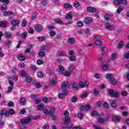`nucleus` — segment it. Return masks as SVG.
<instances>
[{"mask_svg":"<svg viewBox=\"0 0 129 129\" xmlns=\"http://www.w3.org/2000/svg\"><path fill=\"white\" fill-rule=\"evenodd\" d=\"M105 119H106L107 120V119H108V118H105L104 119L102 117H99L97 119L98 122H99V123H104V121H105Z\"/></svg>","mask_w":129,"mask_h":129,"instance_id":"17","label":"nucleus"},{"mask_svg":"<svg viewBox=\"0 0 129 129\" xmlns=\"http://www.w3.org/2000/svg\"><path fill=\"white\" fill-rule=\"evenodd\" d=\"M91 108V107L90 106V104H87L85 106V110H90Z\"/></svg>","mask_w":129,"mask_h":129,"instance_id":"49","label":"nucleus"},{"mask_svg":"<svg viewBox=\"0 0 129 129\" xmlns=\"http://www.w3.org/2000/svg\"><path fill=\"white\" fill-rule=\"evenodd\" d=\"M62 74L64 76L69 77L71 75V73H70V72L65 71Z\"/></svg>","mask_w":129,"mask_h":129,"instance_id":"45","label":"nucleus"},{"mask_svg":"<svg viewBox=\"0 0 129 129\" xmlns=\"http://www.w3.org/2000/svg\"><path fill=\"white\" fill-rule=\"evenodd\" d=\"M64 71H65V68H64V67H63L62 66H59L58 73L63 74L64 73Z\"/></svg>","mask_w":129,"mask_h":129,"instance_id":"12","label":"nucleus"},{"mask_svg":"<svg viewBox=\"0 0 129 129\" xmlns=\"http://www.w3.org/2000/svg\"><path fill=\"white\" fill-rule=\"evenodd\" d=\"M49 114L53 115L55 113V108L54 107L51 108L49 110Z\"/></svg>","mask_w":129,"mask_h":129,"instance_id":"32","label":"nucleus"},{"mask_svg":"<svg viewBox=\"0 0 129 129\" xmlns=\"http://www.w3.org/2000/svg\"><path fill=\"white\" fill-rule=\"evenodd\" d=\"M70 87V84L68 82H64L61 84L62 91H63L64 93H68L67 89H69Z\"/></svg>","mask_w":129,"mask_h":129,"instance_id":"1","label":"nucleus"},{"mask_svg":"<svg viewBox=\"0 0 129 129\" xmlns=\"http://www.w3.org/2000/svg\"><path fill=\"white\" fill-rule=\"evenodd\" d=\"M15 113V111L13 109H11L9 111H8V116L10 115H13Z\"/></svg>","mask_w":129,"mask_h":129,"instance_id":"48","label":"nucleus"},{"mask_svg":"<svg viewBox=\"0 0 129 129\" xmlns=\"http://www.w3.org/2000/svg\"><path fill=\"white\" fill-rule=\"evenodd\" d=\"M20 102L22 105H26V98H22L20 100Z\"/></svg>","mask_w":129,"mask_h":129,"instance_id":"29","label":"nucleus"},{"mask_svg":"<svg viewBox=\"0 0 129 129\" xmlns=\"http://www.w3.org/2000/svg\"><path fill=\"white\" fill-rule=\"evenodd\" d=\"M68 93H64V91H62V93H59L58 95V98H63V96H64V95H67Z\"/></svg>","mask_w":129,"mask_h":129,"instance_id":"33","label":"nucleus"},{"mask_svg":"<svg viewBox=\"0 0 129 129\" xmlns=\"http://www.w3.org/2000/svg\"><path fill=\"white\" fill-rule=\"evenodd\" d=\"M10 15H14V12H12V11H5L4 12L3 15L4 17H7V16H10Z\"/></svg>","mask_w":129,"mask_h":129,"instance_id":"20","label":"nucleus"},{"mask_svg":"<svg viewBox=\"0 0 129 129\" xmlns=\"http://www.w3.org/2000/svg\"><path fill=\"white\" fill-rule=\"evenodd\" d=\"M18 58L20 61H25L26 60V57L22 54L18 55Z\"/></svg>","mask_w":129,"mask_h":129,"instance_id":"31","label":"nucleus"},{"mask_svg":"<svg viewBox=\"0 0 129 129\" xmlns=\"http://www.w3.org/2000/svg\"><path fill=\"white\" fill-rule=\"evenodd\" d=\"M104 19L105 20V21H109L110 20L113 19V15L109 13H107L104 16Z\"/></svg>","mask_w":129,"mask_h":129,"instance_id":"7","label":"nucleus"},{"mask_svg":"<svg viewBox=\"0 0 129 129\" xmlns=\"http://www.w3.org/2000/svg\"><path fill=\"white\" fill-rule=\"evenodd\" d=\"M5 36L6 38H11V36H12V35L9 32H7L5 34Z\"/></svg>","mask_w":129,"mask_h":129,"instance_id":"59","label":"nucleus"},{"mask_svg":"<svg viewBox=\"0 0 129 129\" xmlns=\"http://www.w3.org/2000/svg\"><path fill=\"white\" fill-rule=\"evenodd\" d=\"M7 27V21H2L0 22V28H6Z\"/></svg>","mask_w":129,"mask_h":129,"instance_id":"19","label":"nucleus"},{"mask_svg":"<svg viewBox=\"0 0 129 129\" xmlns=\"http://www.w3.org/2000/svg\"><path fill=\"white\" fill-rule=\"evenodd\" d=\"M32 118H33V116H29L28 117H25V118L21 119V123L22 124L26 125L29 124L31 121L32 120Z\"/></svg>","mask_w":129,"mask_h":129,"instance_id":"3","label":"nucleus"},{"mask_svg":"<svg viewBox=\"0 0 129 129\" xmlns=\"http://www.w3.org/2000/svg\"><path fill=\"white\" fill-rule=\"evenodd\" d=\"M112 120H115V121H119L120 120V117L118 116H113L111 117Z\"/></svg>","mask_w":129,"mask_h":129,"instance_id":"24","label":"nucleus"},{"mask_svg":"<svg viewBox=\"0 0 129 129\" xmlns=\"http://www.w3.org/2000/svg\"><path fill=\"white\" fill-rule=\"evenodd\" d=\"M1 113H2L3 115H5L7 116V117H9V111L6 110H2Z\"/></svg>","mask_w":129,"mask_h":129,"instance_id":"22","label":"nucleus"},{"mask_svg":"<svg viewBox=\"0 0 129 129\" xmlns=\"http://www.w3.org/2000/svg\"><path fill=\"white\" fill-rule=\"evenodd\" d=\"M103 70L106 71L108 69V65L107 64H104L102 67Z\"/></svg>","mask_w":129,"mask_h":129,"instance_id":"58","label":"nucleus"},{"mask_svg":"<svg viewBox=\"0 0 129 129\" xmlns=\"http://www.w3.org/2000/svg\"><path fill=\"white\" fill-rule=\"evenodd\" d=\"M27 36H28V32H23L20 36L21 38H23V39H26L27 38Z\"/></svg>","mask_w":129,"mask_h":129,"instance_id":"42","label":"nucleus"},{"mask_svg":"<svg viewBox=\"0 0 129 129\" xmlns=\"http://www.w3.org/2000/svg\"><path fill=\"white\" fill-rule=\"evenodd\" d=\"M122 11H123V7L122 6H120L117 10L116 13L117 14H120Z\"/></svg>","mask_w":129,"mask_h":129,"instance_id":"38","label":"nucleus"},{"mask_svg":"<svg viewBox=\"0 0 129 129\" xmlns=\"http://www.w3.org/2000/svg\"><path fill=\"white\" fill-rule=\"evenodd\" d=\"M111 60H113V61L115 60V59H116V53H113L111 55Z\"/></svg>","mask_w":129,"mask_h":129,"instance_id":"56","label":"nucleus"},{"mask_svg":"<svg viewBox=\"0 0 129 129\" xmlns=\"http://www.w3.org/2000/svg\"><path fill=\"white\" fill-rule=\"evenodd\" d=\"M124 45V43H123V41H120V42L119 43L118 46L117 47V49H121V48L123 47Z\"/></svg>","mask_w":129,"mask_h":129,"instance_id":"34","label":"nucleus"},{"mask_svg":"<svg viewBox=\"0 0 129 129\" xmlns=\"http://www.w3.org/2000/svg\"><path fill=\"white\" fill-rule=\"evenodd\" d=\"M38 54H39V56H40V57H44V56H45L46 53L43 51H40L38 53Z\"/></svg>","mask_w":129,"mask_h":129,"instance_id":"46","label":"nucleus"},{"mask_svg":"<svg viewBox=\"0 0 129 129\" xmlns=\"http://www.w3.org/2000/svg\"><path fill=\"white\" fill-rule=\"evenodd\" d=\"M108 92L112 97H115V98H117L118 97V92H114V90L112 89H109L108 90Z\"/></svg>","mask_w":129,"mask_h":129,"instance_id":"4","label":"nucleus"},{"mask_svg":"<svg viewBox=\"0 0 129 129\" xmlns=\"http://www.w3.org/2000/svg\"><path fill=\"white\" fill-rule=\"evenodd\" d=\"M20 76L22 77H27L28 76V74L24 70H22L20 72Z\"/></svg>","mask_w":129,"mask_h":129,"instance_id":"11","label":"nucleus"},{"mask_svg":"<svg viewBox=\"0 0 129 129\" xmlns=\"http://www.w3.org/2000/svg\"><path fill=\"white\" fill-rule=\"evenodd\" d=\"M64 7L66 9H71V8H72V6H71L70 3H65Z\"/></svg>","mask_w":129,"mask_h":129,"instance_id":"39","label":"nucleus"},{"mask_svg":"<svg viewBox=\"0 0 129 129\" xmlns=\"http://www.w3.org/2000/svg\"><path fill=\"white\" fill-rule=\"evenodd\" d=\"M14 88V87L13 86H9L8 88V90L6 92L7 93L9 94V93H11V92H12V91H13V89Z\"/></svg>","mask_w":129,"mask_h":129,"instance_id":"41","label":"nucleus"},{"mask_svg":"<svg viewBox=\"0 0 129 129\" xmlns=\"http://www.w3.org/2000/svg\"><path fill=\"white\" fill-rule=\"evenodd\" d=\"M114 5L115 6H121V5H127L126 0H114Z\"/></svg>","mask_w":129,"mask_h":129,"instance_id":"5","label":"nucleus"},{"mask_svg":"<svg viewBox=\"0 0 129 129\" xmlns=\"http://www.w3.org/2000/svg\"><path fill=\"white\" fill-rule=\"evenodd\" d=\"M26 26H27V21H26V20L24 19L22 21V27H23V28H25V27H26Z\"/></svg>","mask_w":129,"mask_h":129,"instance_id":"52","label":"nucleus"},{"mask_svg":"<svg viewBox=\"0 0 129 129\" xmlns=\"http://www.w3.org/2000/svg\"><path fill=\"white\" fill-rule=\"evenodd\" d=\"M51 82L53 85H56L57 84V78L53 77Z\"/></svg>","mask_w":129,"mask_h":129,"instance_id":"27","label":"nucleus"},{"mask_svg":"<svg viewBox=\"0 0 129 129\" xmlns=\"http://www.w3.org/2000/svg\"><path fill=\"white\" fill-rule=\"evenodd\" d=\"M66 19H67V20H71V19H72V15L71 14H67Z\"/></svg>","mask_w":129,"mask_h":129,"instance_id":"50","label":"nucleus"},{"mask_svg":"<svg viewBox=\"0 0 129 129\" xmlns=\"http://www.w3.org/2000/svg\"><path fill=\"white\" fill-rule=\"evenodd\" d=\"M93 93L94 95H98L99 94V91L98 90V89L95 88Z\"/></svg>","mask_w":129,"mask_h":129,"instance_id":"40","label":"nucleus"},{"mask_svg":"<svg viewBox=\"0 0 129 129\" xmlns=\"http://www.w3.org/2000/svg\"><path fill=\"white\" fill-rule=\"evenodd\" d=\"M78 85H77V83H74L72 84V89L74 91H77L78 90Z\"/></svg>","mask_w":129,"mask_h":129,"instance_id":"13","label":"nucleus"},{"mask_svg":"<svg viewBox=\"0 0 129 129\" xmlns=\"http://www.w3.org/2000/svg\"><path fill=\"white\" fill-rule=\"evenodd\" d=\"M7 9V5L6 4L3 5L1 8L2 11H6Z\"/></svg>","mask_w":129,"mask_h":129,"instance_id":"61","label":"nucleus"},{"mask_svg":"<svg viewBox=\"0 0 129 129\" xmlns=\"http://www.w3.org/2000/svg\"><path fill=\"white\" fill-rule=\"evenodd\" d=\"M91 114L93 116H98V117H100V115L98 114L97 111H93L91 112Z\"/></svg>","mask_w":129,"mask_h":129,"instance_id":"28","label":"nucleus"},{"mask_svg":"<svg viewBox=\"0 0 129 129\" xmlns=\"http://www.w3.org/2000/svg\"><path fill=\"white\" fill-rule=\"evenodd\" d=\"M110 104H111V107H113V108L116 107V106L117 105V104H116V102H115V101H111Z\"/></svg>","mask_w":129,"mask_h":129,"instance_id":"37","label":"nucleus"},{"mask_svg":"<svg viewBox=\"0 0 129 129\" xmlns=\"http://www.w3.org/2000/svg\"><path fill=\"white\" fill-rule=\"evenodd\" d=\"M37 40H39V41H40V42H43V41H45V40H46V37H39L37 38Z\"/></svg>","mask_w":129,"mask_h":129,"instance_id":"51","label":"nucleus"},{"mask_svg":"<svg viewBox=\"0 0 129 129\" xmlns=\"http://www.w3.org/2000/svg\"><path fill=\"white\" fill-rule=\"evenodd\" d=\"M33 80V78L31 77H27L26 79V82H28V83H30L32 82Z\"/></svg>","mask_w":129,"mask_h":129,"instance_id":"43","label":"nucleus"},{"mask_svg":"<svg viewBox=\"0 0 129 129\" xmlns=\"http://www.w3.org/2000/svg\"><path fill=\"white\" fill-rule=\"evenodd\" d=\"M107 52V47H103L101 48V53L102 54V55H105L106 53Z\"/></svg>","mask_w":129,"mask_h":129,"instance_id":"16","label":"nucleus"},{"mask_svg":"<svg viewBox=\"0 0 129 129\" xmlns=\"http://www.w3.org/2000/svg\"><path fill=\"white\" fill-rule=\"evenodd\" d=\"M93 40L96 41L94 44L95 46H102V41L101 40V38H100V36L95 35L93 37Z\"/></svg>","mask_w":129,"mask_h":129,"instance_id":"2","label":"nucleus"},{"mask_svg":"<svg viewBox=\"0 0 129 129\" xmlns=\"http://www.w3.org/2000/svg\"><path fill=\"white\" fill-rule=\"evenodd\" d=\"M105 28L107 30H109V31H113V29L115 28L114 26L110 25L108 23L105 25Z\"/></svg>","mask_w":129,"mask_h":129,"instance_id":"8","label":"nucleus"},{"mask_svg":"<svg viewBox=\"0 0 129 129\" xmlns=\"http://www.w3.org/2000/svg\"><path fill=\"white\" fill-rule=\"evenodd\" d=\"M44 105H45L44 104V103H41V104L38 105V106H37V109H38L39 110H42Z\"/></svg>","mask_w":129,"mask_h":129,"instance_id":"36","label":"nucleus"},{"mask_svg":"<svg viewBox=\"0 0 129 129\" xmlns=\"http://www.w3.org/2000/svg\"><path fill=\"white\" fill-rule=\"evenodd\" d=\"M71 101L73 102H77V97L74 96L73 97L71 98Z\"/></svg>","mask_w":129,"mask_h":129,"instance_id":"53","label":"nucleus"},{"mask_svg":"<svg viewBox=\"0 0 129 129\" xmlns=\"http://www.w3.org/2000/svg\"><path fill=\"white\" fill-rule=\"evenodd\" d=\"M68 42L70 43V44H74L75 43V40H74V38L71 37L68 40Z\"/></svg>","mask_w":129,"mask_h":129,"instance_id":"30","label":"nucleus"},{"mask_svg":"<svg viewBox=\"0 0 129 129\" xmlns=\"http://www.w3.org/2000/svg\"><path fill=\"white\" fill-rule=\"evenodd\" d=\"M37 76L38 77H39V78H43L44 76V74L42 73L41 72H37Z\"/></svg>","mask_w":129,"mask_h":129,"instance_id":"44","label":"nucleus"},{"mask_svg":"<svg viewBox=\"0 0 129 129\" xmlns=\"http://www.w3.org/2000/svg\"><path fill=\"white\" fill-rule=\"evenodd\" d=\"M43 112L45 114V115H47V114H49V110L47 109H43Z\"/></svg>","mask_w":129,"mask_h":129,"instance_id":"55","label":"nucleus"},{"mask_svg":"<svg viewBox=\"0 0 129 129\" xmlns=\"http://www.w3.org/2000/svg\"><path fill=\"white\" fill-rule=\"evenodd\" d=\"M49 36L51 37H54L56 36V32L54 30H50L49 31Z\"/></svg>","mask_w":129,"mask_h":129,"instance_id":"25","label":"nucleus"},{"mask_svg":"<svg viewBox=\"0 0 129 129\" xmlns=\"http://www.w3.org/2000/svg\"><path fill=\"white\" fill-rule=\"evenodd\" d=\"M84 23H85V24H90L92 23V20L90 18L86 17L85 19Z\"/></svg>","mask_w":129,"mask_h":129,"instance_id":"15","label":"nucleus"},{"mask_svg":"<svg viewBox=\"0 0 129 129\" xmlns=\"http://www.w3.org/2000/svg\"><path fill=\"white\" fill-rule=\"evenodd\" d=\"M93 126L95 129H102V128H101L100 126L98 125L94 124L93 125Z\"/></svg>","mask_w":129,"mask_h":129,"instance_id":"63","label":"nucleus"},{"mask_svg":"<svg viewBox=\"0 0 129 129\" xmlns=\"http://www.w3.org/2000/svg\"><path fill=\"white\" fill-rule=\"evenodd\" d=\"M28 33L33 35V34H34V29L32 27L29 28Z\"/></svg>","mask_w":129,"mask_h":129,"instance_id":"62","label":"nucleus"},{"mask_svg":"<svg viewBox=\"0 0 129 129\" xmlns=\"http://www.w3.org/2000/svg\"><path fill=\"white\" fill-rule=\"evenodd\" d=\"M35 87L36 88H40V87H42V85L39 82H36L35 84Z\"/></svg>","mask_w":129,"mask_h":129,"instance_id":"57","label":"nucleus"},{"mask_svg":"<svg viewBox=\"0 0 129 129\" xmlns=\"http://www.w3.org/2000/svg\"><path fill=\"white\" fill-rule=\"evenodd\" d=\"M105 78H106V79L111 80L113 79V76L111 74H108L106 75Z\"/></svg>","mask_w":129,"mask_h":129,"instance_id":"21","label":"nucleus"},{"mask_svg":"<svg viewBox=\"0 0 129 129\" xmlns=\"http://www.w3.org/2000/svg\"><path fill=\"white\" fill-rule=\"evenodd\" d=\"M79 85L81 88H83L85 86V83L83 82H80Z\"/></svg>","mask_w":129,"mask_h":129,"instance_id":"47","label":"nucleus"},{"mask_svg":"<svg viewBox=\"0 0 129 129\" xmlns=\"http://www.w3.org/2000/svg\"><path fill=\"white\" fill-rule=\"evenodd\" d=\"M63 121L64 124H66V125H68L69 122H71V119L70 118V117H64V118L63 119Z\"/></svg>","mask_w":129,"mask_h":129,"instance_id":"9","label":"nucleus"},{"mask_svg":"<svg viewBox=\"0 0 129 129\" xmlns=\"http://www.w3.org/2000/svg\"><path fill=\"white\" fill-rule=\"evenodd\" d=\"M34 29L36 32H41L43 30V27L40 25L37 24V25L35 26Z\"/></svg>","mask_w":129,"mask_h":129,"instance_id":"10","label":"nucleus"},{"mask_svg":"<svg viewBox=\"0 0 129 129\" xmlns=\"http://www.w3.org/2000/svg\"><path fill=\"white\" fill-rule=\"evenodd\" d=\"M89 95V92L86 91V92L84 93L83 94L81 95V98H86L87 96Z\"/></svg>","mask_w":129,"mask_h":129,"instance_id":"23","label":"nucleus"},{"mask_svg":"<svg viewBox=\"0 0 129 129\" xmlns=\"http://www.w3.org/2000/svg\"><path fill=\"white\" fill-rule=\"evenodd\" d=\"M54 22L56 24H59L60 25H63V21L59 19H54Z\"/></svg>","mask_w":129,"mask_h":129,"instance_id":"35","label":"nucleus"},{"mask_svg":"<svg viewBox=\"0 0 129 129\" xmlns=\"http://www.w3.org/2000/svg\"><path fill=\"white\" fill-rule=\"evenodd\" d=\"M42 6H46L48 4V1L47 0H42L41 2Z\"/></svg>","mask_w":129,"mask_h":129,"instance_id":"60","label":"nucleus"},{"mask_svg":"<svg viewBox=\"0 0 129 129\" xmlns=\"http://www.w3.org/2000/svg\"><path fill=\"white\" fill-rule=\"evenodd\" d=\"M19 24H20V22H19L18 20H13L11 22V25L14 26V27H16V26H18Z\"/></svg>","mask_w":129,"mask_h":129,"instance_id":"14","label":"nucleus"},{"mask_svg":"<svg viewBox=\"0 0 129 129\" xmlns=\"http://www.w3.org/2000/svg\"><path fill=\"white\" fill-rule=\"evenodd\" d=\"M57 55L60 57H65L66 56V52L63 51H59Z\"/></svg>","mask_w":129,"mask_h":129,"instance_id":"26","label":"nucleus"},{"mask_svg":"<svg viewBox=\"0 0 129 129\" xmlns=\"http://www.w3.org/2000/svg\"><path fill=\"white\" fill-rule=\"evenodd\" d=\"M103 106L104 108H105L106 109H108L109 108V106L108 105V103L105 102L104 104L103 105Z\"/></svg>","mask_w":129,"mask_h":129,"instance_id":"54","label":"nucleus"},{"mask_svg":"<svg viewBox=\"0 0 129 129\" xmlns=\"http://www.w3.org/2000/svg\"><path fill=\"white\" fill-rule=\"evenodd\" d=\"M124 123L126 125H129V118H126L124 120Z\"/></svg>","mask_w":129,"mask_h":129,"instance_id":"64","label":"nucleus"},{"mask_svg":"<svg viewBox=\"0 0 129 129\" xmlns=\"http://www.w3.org/2000/svg\"><path fill=\"white\" fill-rule=\"evenodd\" d=\"M87 11L89 13H95V14H98V10L94 7H89L87 8Z\"/></svg>","mask_w":129,"mask_h":129,"instance_id":"6","label":"nucleus"},{"mask_svg":"<svg viewBox=\"0 0 129 129\" xmlns=\"http://www.w3.org/2000/svg\"><path fill=\"white\" fill-rule=\"evenodd\" d=\"M109 82L111 85H113V86L116 85L117 83V81L114 79V78H113L111 80H110Z\"/></svg>","mask_w":129,"mask_h":129,"instance_id":"18","label":"nucleus"}]
</instances>
